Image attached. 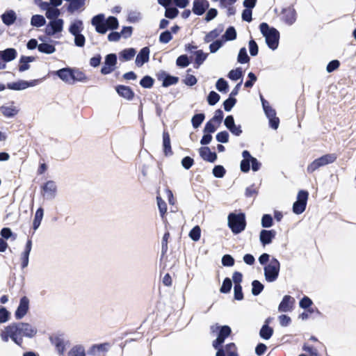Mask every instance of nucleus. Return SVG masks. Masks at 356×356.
<instances>
[{
	"label": "nucleus",
	"instance_id": "f257e3e1",
	"mask_svg": "<svg viewBox=\"0 0 356 356\" xmlns=\"http://www.w3.org/2000/svg\"><path fill=\"white\" fill-rule=\"evenodd\" d=\"M37 334V329L28 323H12L0 331V337L3 342L10 339L19 346L23 344V337L32 338Z\"/></svg>",
	"mask_w": 356,
	"mask_h": 356
},
{
	"label": "nucleus",
	"instance_id": "f03ea898",
	"mask_svg": "<svg viewBox=\"0 0 356 356\" xmlns=\"http://www.w3.org/2000/svg\"><path fill=\"white\" fill-rule=\"evenodd\" d=\"M91 24L95 27L96 31L101 34L106 33L108 29H117L119 25L116 17L110 16L105 20L103 14H99L93 17Z\"/></svg>",
	"mask_w": 356,
	"mask_h": 356
},
{
	"label": "nucleus",
	"instance_id": "7ed1b4c3",
	"mask_svg": "<svg viewBox=\"0 0 356 356\" xmlns=\"http://www.w3.org/2000/svg\"><path fill=\"white\" fill-rule=\"evenodd\" d=\"M259 29L261 33L266 38L268 47L273 50L276 49L279 44V31L273 27H270L266 22L261 23L259 25Z\"/></svg>",
	"mask_w": 356,
	"mask_h": 356
},
{
	"label": "nucleus",
	"instance_id": "20e7f679",
	"mask_svg": "<svg viewBox=\"0 0 356 356\" xmlns=\"http://www.w3.org/2000/svg\"><path fill=\"white\" fill-rule=\"evenodd\" d=\"M227 219L228 226L234 234H239L245 229L246 220L244 213H230Z\"/></svg>",
	"mask_w": 356,
	"mask_h": 356
},
{
	"label": "nucleus",
	"instance_id": "39448f33",
	"mask_svg": "<svg viewBox=\"0 0 356 356\" xmlns=\"http://www.w3.org/2000/svg\"><path fill=\"white\" fill-rule=\"evenodd\" d=\"M337 159V155L335 153L324 154L309 163L307 168V172L309 174H312L321 167L333 163Z\"/></svg>",
	"mask_w": 356,
	"mask_h": 356
},
{
	"label": "nucleus",
	"instance_id": "423d86ee",
	"mask_svg": "<svg viewBox=\"0 0 356 356\" xmlns=\"http://www.w3.org/2000/svg\"><path fill=\"white\" fill-rule=\"evenodd\" d=\"M212 332H216L218 330V334L214 341L212 342V346L214 349L223 348L222 344L225 342L226 338H227L232 333V330L228 325L216 326V327L212 325L211 327Z\"/></svg>",
	"mask_w": 356,
	"mask_h": 356
},
{
	"label": "nucleus",
	"instance_id": "0eeeda50",
	"mask_svg": "<svg viewBox=\"0 0 356 356\" xmlns=\"http://www.w3.org/2000/svg\"><path fill=\"white\" fill-rule=\"evenodd\" d=\"M280 269V261L276 258H272L268 265L264 267V275L267 282L275 281L279 275Z\"/></svg>",
	"mask_w": 356,
	"mask_h": 356
},
{
	"label": "nucleus",
	"instance_id": "6e6552de",
	"mask_svg": "<svg viewBox=\"0 0 356 356\" xmlns=\"http://www.w3.org/2000/svg\"><path fill=\"white\" fill-rule=\"evenodd\" d=\"M309 193L307 191L301 190L297 195V200L293 203V212L296 214L302 213L307 207Z\"/></svg>",
	"mask_w": 356,
	"mask_h": 356
},
{
	"label": "nucleus",
	"instance_id": "1a4fd4ad",
	"mask_svg": "<svg viewBox=\"0 0 356 356\" xmlns=\"http://www.w3.org/2000/svg\"><path fill=\"white\" fill-rule=\"evenodd\" d=\"M156 79L162 81V86L167 88L172 85H175L179 82V77L168 74L164 70H160L156 74Z\"/></svg>",
	"mask_w": 356,
	"mask_h": 356
},
{
	"label": "nucleus",
	"instance_id": "9d476101",
	"mask_svg": "<svg viewBox=\"0 0 356 356\" xmlns=\"http://www.w3.org/2000/svg\"><path fill=\"white\" fill-rule=\"evenodd\" d=\"M117 65V56L115 54H109L106 56L104 65L101 69L102 74H108L114 71Z\"/></svg>",
	"mask_w": 356,
	"mask_h": 356
},
{
	"label": "nucleus",
	"instance_id": "9b49d317",
	"mask_svg": "<svg viewBox=\"0 0 356 356\" xmlns=\"http://www.w3.org/2000/svg\"><path fill=\"white\" fill-rule=\"evenodd\" d=\"M41 189V194L43 197L53 198L56 195L57 186L54 181L49 180L42 186Z\"/></svg>",
	"mask_w": 356,
	"mask_h": 356
},
{
	"label": "nucleus",
	"instance_id": "f8f14e48",
	"mask_svg": "<svg viewBox=\"0 0 356 356\" xmlns=\"http://www.w3.org/2000/svg\"><path fill=\"white\" fill-rule=\"evenodd\" d=\"M29 308V300L26 296L21 298L19 305L15 312L17 320L22 319L28 312Z\"/></svg>",
	"mask_w": 356,
	"mask_h": 356
},
{
	"label": "nucleus",
	"instance_id": "ddd939ff",
	"mask_svg": "<svg viewBox=\"0 0 356 356\" xmlns=\"http://www.w3.org/2000/svg\"><path fill=\"white\" fill-rule=\"evenodd\" d=\"M296 300L291 296L286 295L283 297L278 306V310L280 312H288L293 310Z\"/></svg>",
	"mask_w": 356,
	"mask_h": 356
},
{
	"label": "nucleus",
	"instance_id": "4468645a",
	"mask_svg": "<svg viewBox=\"0 0 356 356\" xmlns=\"http://www.w3.org/2000/svg\"><path fill=\"white\" fill-rule=\"evenodd\" d=\"M281 18L288 25L293 24L296 20V12L293 8L288 7L282 9Z\"/></svg>",
	"mask_w": 356,
	"mask_h": 356
},
{
	"label": "nucleus",
	"instance_id": "2eb2a0df",
	"mask_svg": "<svg viewBox=\"0 0 356 356\" xmlns=\"http://www.w3.org/2000/svg\"><path fill=\"white\" fill-rule=\"evenodd\" d=\"M63 27V20L57 19L49 22L46 28V33L48 35H53L56 33L61 32Z\"/></svg>",
	"mask_w": 356,
	"mask_h": 356
},
{
	"label": "nucleus",
	"instance_id": "dca6fc26",
	"mask_svg": "<svg viewBox=\"0 0 356 356\" xmlns=\"http://www.w3.org/2000/svg\"><path fill=\"white\" fill-rule=\"evenodd\" d=\"M115 90L120 97L128 101H131L134 98V92L129 86L118 85L115 86Z\"/></svg>",
	"mask_w": 356,
	"mask_h": 356
},
{
	"label": "nucleus",
	"instance_id": "f3484780",
	"mask_svg": "<svg viewBox=\"0 0 356 356\" xmlns=\"http://www.w3.org/2000/svg\"><path fill=\"white\" fill-rule=\"evenodd\" d=\"M209 3L207 0H194L193 6V12L197 15H203L209 8Z\"/></svg>",
	"mask_w": 356,
	"mask_h": 356
},
{
	"label": "nucleus",
	"instance_id": "a211bd4d",
	"mask_svg": "<svg viewBox=\"0 0 356 356\" xmlns=\"http://www.w3.org/2000/svg\"><path fill=\"white\" fill-rule=\"evenodd\" d=\"M55 74L65 83L72 84V68L64 67L56 71Z\"/></svg>",
	"mask_w": 356,
	"mask_h": 356
},
{
	"label": "nucleus",
	"instance_id": "6ab92c4d",
	"mask_svg": "<svg viewBox=\"0 0 356 356\" xmlns=\"http://www.w3.org/2000/svg\"><path fill=\"white\" fill-rule=\"evenodd\" d=\"M199 153L201 158L207 161L213 163L217 159V154L211 152L209 147H202L199 149Z\"/></svg>",
	"mask_w": 356,
	"mask_h": 356
},
{
	"label": "nucleus",
	"instance_id": "aec40b11",
	"mask_svg": "<svg viewBox=\"0 0 356 356\" xmlns=\"http://www.w3.org/2000/svg\"><path fill=\"white\" fill-rule=\"evenodd\" d=\"M276 236V231L274 229H262L260 232L259 239L263 245L270 244Z\"/></svg>",
	"mask_w": 356,
	"mask_h": 356
},
{
	"label": "nucleus",
	"instance_id": "412c9836",
	"mask_svg": "<svg viewBox=\"0 0 356 356\" xmlns=\"http://www.w3.org/2000/svg\"><path fill=\"white\" fill-rule=\"evenodd\" d=\"M149 48L148 47H143L138 54L136 58V65L141 67L145 63L148 62L149 58Z\"/></svg>",
	"mask_w": 356,
	"mask_h": 356
},
{
	"label": "nucleus",
	"instance_id": "4be33fe9",
	"mask_svg": "<svg viewBox=\"0 0 356 356\" xmlns=\"http://www.w3.org/2000/svg\"><path fill=\"white\" fill-rule=\"evenodd\" d=\"M17 56V52L14 48H8L0 51V59L4 63H8L15 60Z\"/></svg>",
	"mask_w": 356,
	"mask_h": 356
},
{
	"label": "nucleus",
	"instance_id": "5701e85b",
	"mask_svg": "<svg viewBox=\"0 0 356 356\" xmlns=\"http://www.w3.org/2000/svg\"><path fill=\"white\" fill-rule=\"evenodd\" d=\"M33 86H34L33 82L19 80L16 82L8 83L6 88L13 90H21Z\"/></svg>",
	"mask_w": 356,
	"mask_h": 356
},
{
	"label": "nucleus",
	"instance_id": "b1692460",
	"mask_svg": "<svg viewBox=\"0 0 356 356\" xmlns=\"http://www.w3.org/2000/svg\"><path fill=\"white\" fill-rule=\"evenodd\" d=\"M163 149L166 156L173 154L171 147L170 137L168 131H163Z\"/></svg>",
	"mask_w": 356,
	"mask_h": 356
},
{
	"label": "nucleus",
	"instance_id": "393cba45",
	"mask_svg": "<svg viewBox=\"0 0 356 356\" xmlns=\"http://www.w3.org/2000/svg\"><path fill=\"white\" fill-rule=\"evenodd\" d=\"M31 248H32V241H31V239H28V241H26V245H25L24 250L23 251V252L21 254L22 268H26L29 264V257L30 252L31 250Z\"/></svg>",
	"mask_w": 356,
	"mask_h": 356
},
{
	"label": "nucleus",
	"instance_id": "a878e982",
	"mask_svg": "<svg viewBox=\"0 0 356 356\" xmlns=\"http://www.w3.org/2000/svg\"><path fill=\"white\" fill-rule=\"evenodd\" d=\"M50 340L51 343L56 347L58 354L60 355H63L65 350V345L63 339L58 336H56L54 337H50Z\"/></svg>",
	"mask_w": 356,
	"mask_h": 356
},
{
	"label": "nucleus",
	"instance_id": "bb28decb",
	"mask_svg": "<svg viewBox=\"0 0 356 356\" xmlns=\"http://www.w3.org/2000/svg\"><path fill=\"white\" fill-rule=\"evenodd\" d=\"M265 323H266L261 327L260 330L259 335L262 339L268 340L273 336L274 331L273 327L268 325L269 323V319H266Z\"/></svg>",
	"mask_w": 356,
	"mask_h": 356
},
{
	"label": "nucleus",
	"instance_id": "cd10ccee",
	"mask_svg": "<svg viewBox=\"0 0 356 356\" xmlns=\"http://www.w3.org/2000/svg\"><path fill=\"white\" fill-rule=\"evenodd\" d=\"M17 19L16 14L14 10H10L8 11H6L2 15H1V19L7 26H10L13 24L15 23V20Z\"/></svg>",
	"mask_w": 356,
	"mask_h": 356
},
{
	"label": "nucleus",
	"instance_id": "c85d7f7f",
	"mask_svg": "<svg viewBox=\"0 0 356 356\" xmlns=\"http://www.w3.org/2000/svg\"><path fill=\"white\" fill-rule=\"evenodd\" d=\"M34 60L35 58L33 56H22L19 61V71L24 72L29 70L30 67V65L29 63L34 61Z\"/></svg>",
	"mask_w": 356,
	"mask_h": 356
},
{
	"label": "nucleus",
	"instance_id": "c756f323",
	"mask_svg": "<svg viewBox=\"0 0 356 356\" xmlns=\"http://www.w3.org/2000/svg\"><path fill=\"white\" fill-rule=\"evenodd\" d=\"M83 29V24L81 20L77 19L72 23L69 27L70 33L73 35L80 34Z\"/></svg>",
	"mask_w": 356,
	"mask_h": 356
},
{
	"label": "nucleus",
	"instance_id": "7c9ffc66",
	"mask_svg": "<svg viewBox=\"0 0 356 356\" xmlns=\"http://www.w3.org/2000/svg\"><path fill=\"white\" fill-rule=\"evenodd\" d=\"M85 0H72L67 6V11L73 13L84 6Z\"/></svg>",
	"mask_w": 356,
	"mask_h": 356
},
{
	"label": "nucleus",
	"instance_id": "2f4dec72",
	"mask_svg": "<svg viewBox=\"0 0 356 356\" xmlns=\"http://www.w3.org/2000/svg\"><path fill=\"white\" fill-rule=\"evenodd\" d=\"M88 77L86 74L79 69L72 68V83L76 81H86Z\"/></svg>",
	"mask_w": 356,
	"mask_h": 356
},
{
	"label": "nucleus",
	"instance_id": "473e14b6",
	"mask_svg": "<svg viewBox=\"0 0 356 356\" xmlns=\"http://www.w3.org/2000/svg\"><path fill=\"white\" fill-rule=\"evenodd\" d=\"M1 113L6 118H12L17 114L18 111L15 106H5L0 107Z\"/></svg>",
	"mask_w": 356,
	"mask_h": 356
},
{
	"label": "nucleus",
	"instance_id": "72a5a7b5",
	"mask_svg": "<svg viewBox=\"0 0 356 356\" xmlns=\"http://www.w3.org/2000/svg\"><path fill=\"white\" fill-rule=\"evenodd\" d=\"M43 214H44V210L42 207H40L36 210L34 220L33 222V229L34 230H36L39 227V226L41 223L42 219L43 218Z\"/></svg>",
	"mask_w": 356,
	"mask_h": 356
},
{
	"label": "nucleus",
	"instance_id": "f704fd0d",
	"mask_svg": "<svg viewBox=\"0 0 356 356\" xmlns=\"http://www.w3.org/2000/svg\"><path fill=\"white\" fill-rule=\"evenodd\" d=\"M313 305L312 300L307 296H304L299 302V305L304 309H307V312L310 314L314 312V309H311L310 307Z\"/></svg>",
	"mask_w": 356,
	"mask_h": 356
},
{
	"label": "nucleus",
	"instance_id": "c9c22d12",
	"mask_svg": "<svg viewBox=\"0 0 356 356\" xmlns=\"http://www.w3.org/2000/svg\"><path fill=\"white\" fill-rule=\"evenodd\" d=\"M226 356H238L237 347L233 342L229 343L223 347Z\"/></svg>",
	"mask_w": 356,
	"mask_h": 356
},
{
	"label": "nucleus",
	"instance_id": "e433bc0d",
	"mask_svg": "<svg viewBox=\"0 0 356 356\" xmlns=\"http://www.w3.org/2000/svg\"><path fill=\"white\" fill-rule=\"evenodd\" d=\"M156 201L161 217L164 220L165 219V214L167 213V204L160 196L156 197Z\"/></svg>",
	"mask_w": 356,
	"mask_h": 356
},
{
	"label": "nucleus",
	"instance_id": "4c0bfd02",
	"mask_svg": "<svg viewBox=\"0 0 356 356\" xmlns=\"http://www.w3.org/2000/svg\"><path fill=\"white\" fill-rule=\"evenodd\" d=\"M38 49L40 52L50 54L56 51V48L54 45L48 43H41L38 44Z\"/></svg>",
	"mask_w": 356,
	"mask_h": 356
},
{
	"label": "nucleus",
	"instance_id": "58836bf2",
	"mask_svg": "<svg viewBox=\"0 0 356 356\" xmlns=\"http://www.w3.org/2000/svg\"><path fill=\"white\" fill-rule=\"evenodd\" d=\"M68 356H86L85 349L81 345L74 346L68 352Z\"/></svg>",
	"mask_w": 356,
	"mask_h": 356
},
{
	"label": "nucleus",
	"instance_id": "ea45409f",
	"mask_svg": "<svg viewBox=\"0 0 356 356\" xmlns=\"http://www.w3.org/2000/svg\"><path fill=\"white\" fill-rule=\"evenodd\" d=\"M46 23V20L42 15H33L31 19V24L33 26L41 27Z\"/></svg>",
	"mask_w": 356,
	"mask_h": 356
},
{
	"label": "nucleus",
	"instance_id": "a19ab883",
	"mask_svg": "<svg viewBox=\"0 0 356 356\" xmlns=\"http://www.w3.org/2000/svg\"><path fill=\"white\" fill-rule=\"evenodd\" d=\"M45 15L49 19L55 20L60 15V10L56 8L48 7Z\"/></svg>",
	"mask_w": 356,
	"mask_h": 356
},
{
	"label": "nucleus",
	"instance_id": "79ce46f5",
	"mask_svg": "<svg viewBox=\"0 0 356 356\" xmlns=\"http://www.w3.org/2000/svg\"><path fill=\"white\" fill-rule=\"evenodd\" d=\"M237 60L238 63L241 64L247 63L250 61V57L247 54L245 47H242L240 49L238 54Z\"/></svg>",
	"mask_w": 356,
	"mask_h": 356
},
{
	"label": "nucleus",
	"instance_id": "37998d69",
	"mask_svg": "<svg viewBox=\"0 0 356 356\" xmlns=\"http://www.w3.org/2000/svg\"><path fill=\"white\" fill-rule=\"evenodd\" d=\"M205 118V115L204 113H198L195 114L193 116L191 119V122L193 127L196 129L198 128L201 124L203 122Z\"/></svg>",
	"mask_w": 356,
	"mask_h": 356
},
{
	"label": "nucleus",
	"instance_id": "c03bdc74",
	"mask_svg": "<svg viewBox=\"0 0 356 356\" xmlns=\"http://www.w3.org/2000/svg\"><path fill=\"white\" fill-rule=\"evenodd\" d=\"M154 83V79L148 75L143 76L140 81V85L144 88H151Z\"/></svg>",
	"mask_w": 356,
	"mask_h": 356
},
{
	"label": "nucleus",
	"instance_id": "a18cd8bd",
	"mask_svg": "<svg viewBox=\"0 0 356 356\" xmlns=\"http://www.w3.org/2000/svg\"><path fill=\"white\" fill-rule=\"evenodd\" d=\"M243 70L241 67L232 70L228 74V78L233 81H236L243 76Z\"/></svg>",
	"mask_w": 356,
	"mask_h": 356
},
{
	"label": "nucleus",
	"instance_id": "49530a36",
	"mask_svg": "<svg viewBox=\"0 0 356 356\" xmlns=\"http://www.w3.org/2000/svg\"><path fill=\"white\" fill-rule=\"evenodd\" d=\"M208 54H204L202 50L195 51V63L197 65L196 67H198L207 58Z\"/></svg>",
	"mask_w": 356,
	"mask_h": 356
},
{
	"label": "nucleus",
	"instance_id": "de8ad7c7",
	"mask_svg": "<svg viewBox=\"0 0 356 356\" xmlns=\"http://www.w3.org/2000/svg\"><path fill=\"white\" fill-rule=\"evenodd\" d=\"M135 54L136 50L133 48L125 49L120 53V56L124 60H131Z\"/></svg>",
	"mask_w": 356,
	"mask_h": 356
},
{
	"label": "nucleus",
	"instance_id": "09e8293b",
	"mask_svg": "<svg viewBox=\"0 0 356 356\" xmlns=\"http://www.w3.org/2000/svg\"><path fill=\"white\" fill-rule=\"evenodd\" d=\"M252 293L254 296H258L264 290V285L258 280H254L252 282Z\"/></svg>",
	"mask_w": 356,
	"mask_h": 356
},
{
	"label": "nucleus",
	"instance_id": "8fccbe9b",
	"mask_svg": "<svg viewBox=\"0 0 356 356\" xmlns=\"http://www.w3.org/2000/svg\"><path fill=\"white\" fill-rule=\"evenodd\" d=\"M189 236L190 238L194 241H197L200 240L201 236V229L200 226L196 225L189 232Z\"/></svg>",
	"mask_w": 356,
	"mask_h": 356
},
{
	"label": "nucleus",
	"instance_id": "3c124183",
	"mask_svg": "<svg viewBox=\"0 0 356 356\" xmlns=\"http://www.w3.org/2000/svg\"><path fill=\"white\" fill-rule=\"evenodd\" d=\"M225 40H233L236 38V31L234 26H229L227 29L224 35Z\"/></svg>",
	"mask_w": 356,
	"mask_h": 356
},
{
	"label": "nucleus",
	"instance_id": "603ef678",
	"mask_svg": "<svg viewBox=\"0 0 356 356\" xmlns=\"http://www.w3.org/2000/svg\"><path fill=\"white\" fill-rule=\"evenodd\" d=\"M108 343L95 344L89 350L88 353L95 355L96 353L104 352L106 350V346Z\"/></svg>",
	"mask_w": 356,
	"mask_h": 356
},
{
	"label": "nucleus",
	"instance_id": "864d4df0",
	"mask_svg": "<svg viewBox=\"0 0 356 356\" xmlns=\"http://www.w3.org/2000/svg\"><path fill=\"white\" fill-rule=\"evenodd\" d=\"M170 236V234L169 232H166L163 236L162 241H161L162 255H165L168 252V239H169Z\"/></svg>",
	"mask_w": 356,
	"mask_h": 356
},
{
	"label": "nucleus",
	"instance_id": "5fc2aeb1",
	"mask_svg": "<svg viewBox=\"0 0 356 356\" xmlns=\"http://www.w3.org/2000/svg\"><path fill=\"white\" fill-rule=\"evenodd\" d=\"M232 281L229 277H226L222 282V284L220 289V291L222 293H227L231 291L232 289Z\"/></svg>",
	"mask_w": 356,
	"mask_h": 356
},
{
	"label": "nucleus",
	"instance_id": "6e6d98bb",
	"mask_svg": "<svg viewBox=\"0 0 356 356\" xmlns=\"http://www.w3.org/2000/svg\"><path fill=\"white\" fill-rule=\"evenodd\" d=\"M220 95L215 91H211L207 97V101L209 105H215L220 99Z\"/></svg>",
	"mask_w": 356,
	"mask_h": 356
},
{
	"label": "nucleus",
	"instance_id": "4d7b16f0",
	"mask_svg": "<svg viewBox=\"0 0 356 356\" xmlns=\"http://www.w3.org/2000/svg\"><path fill=\"white\" fill-rule=\"evenodd\" d=\"M273 225V220L270 214H264L261 218V225L263 227H270Z\"/></svg>",
	"mask_w": 356,
	"mask_h": 356
},
{
	"label": "nucleus",
	"instance_id": "13d9d810",
	"mask_svg": "<svg viewBox=\"0 0 356 356\" xmlns=\"http://www.w3.org/2000/svg\"><path fill=\"white\" fill-rule=\"evenodd\" d=\"M172 39V35L170 31H165L159 35V42L161 43H168Z\"/></svg>",
	"mask_w": 356,
	"mask_h": 356
},
{
	"label": "nucleus",
	"instance_id": "bf43d9fd",
	"mask_svg": "<svg viewBox=\"0 0 356 356\" xmlns=\"http://www.w3.org/2000/svg\"><path fill=\"white\" fill-rule=\"evenodd\" d=\"M176 64L180 67H186L190 64V61L186 55H181L177 58Z\"/></svg>",
	"mask_w": 356,
	"mask_h": 356
},
{
	"label": "nucleus",
	"instance_id": "052dcab7",
	"mask_svg": "<svg viewBox=\"0 0 356 356\" xmlns=\"http://www.w3.org/2000/svg\"><path fill=\"white\" fill-rule=\"evenodd\" d=\"M216 88L220 92H226L228 89L227 82L222 78L219 79L216 84Z\"/></svg>",
	"mask_w": 356,
	"mask_h": 356
},
{
	"label": "nucleus",
	"instance_id": "680f3d73",
	"mask_svg": "<svg viewBox=\"0 0 356 356\" xmlns=\"http://www.w3.org/2000/svg\"><path fill=\"white\" fill-rule=\"evenodd\" d=\"M237 100L234 97H229L223 102V107L226 111H230L236 104Z\"/></svg>",
	"mask_w": 356,
	"mask_h": 356
},
{
	"label": "nucleus",
	"instance_id": "e2e57ef3",
	"mask_svg": "<svg viewBox=\"0 0 356 356\" xmlns=\"http://www.w3.org/2000/svg\"><path fill=\"white\" fill-rule=\"evenodd\" d=\"M226 170L222 165H216L213 169V175L217 178H222L225 176Z\"/></svg>",
	"mask_w": 356,
	"mask_h": 356
},
{
	"label": "nucleus",
	"instance_id": "0e129e2a",
	"mask_svg": "<svg viewBox=\"0 0 356 356\" xmlns=\"http://www.w3.org/2000/svg\"><path fill=\"white\" fill-rule=\"evenodd\" d=\"M179 14V10L175 8V7H172V8H169V7H166L165 8V17H167V18H169V19H174Z\"/></svg>",
	"mask_w": 356,
	"mask_h": 356
},
{
	"label": "nucleus",
	"instance_id": "69168bd1",
	"mask_svg": "<svg viewBox=\"0 0 356 356\" xmlns=\"http://www.w3.org/2000/svg\"><path fill=\"white\" fill-rule=\"evenodd\" d=\"M258 193V188L255 186L254 184H252L251 186L246 188L245 195L246 197H252L257 195Z\"/></svg>",
	"mask_w": 356,
	"mask_h": 356
},
{
	"label": "nucleus",
	"instance_id": "338daca9",
	"mask_svg": "<svg viewBox=\"0 0 356 356\" xmlns=\"http://www.w3.org/2000/svg\"><path fill=\"white\" fill-rule=\"evenodd\" d=\"M229 134L226 131H222L217 134L216 138L217 141L222 143H226L229 141Z\"/></svg>",
	"mask_w": 356,
	"mask_h": 356
},
{
	"label": "nucleus",
	"instance_id": "774afa93",
	"mask_svg": "<svg viewBox=\"0 0 356 356\" xmlns=\"http://www.w3.org/2000/svg\"><path fill=\"white\" fill-rule=\"evenodd\" d=\"M302 350L309 354V356H319L318 350L307 343H305L302 346Z\"/></svg>",
	"mask_w": 356,
	"mask_h": 356
}]
</instances>
